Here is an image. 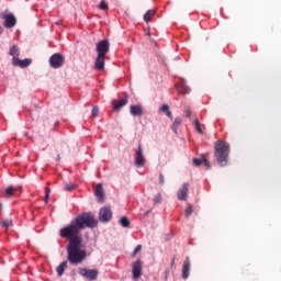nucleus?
<instances>
[{"label":"nucleus","instance_id":"f257e3e1","mask_svg":"<svg viewBox=\"0 0 281 281\" xmlns=\"http://www.w3.org/2000/svg\"><path fill=\"white\" fill-rule=\"evenodd\" d=\"M98 227V220L93 213H82L59 231L60 238H66L67 260L70 265H82L87 258V250L82 247V229Z\"/></svg>","mask_w":281,"mask_h":281},{"label":"nucleus","instance_id":"f03ea898","mask_svg":"<svg viewBox=\"0 0 281 281\" xmlns=\"http://www.w3.org/2000/svg\"><path fill=\"white\" fill-rule=\"evenodd\" d=\"M229 157V145L226 142L218 140L215 144V158L220 166H227V159Z\"/></svg>","mask_w":281,"mask_h":281},{"label":"nucleus","instance_id":"7ed1b4c3","mask_svg":"<svg viewBox=\"0 0 281 281\" xmlns=\"http://www.w3.org/2000/svg\"><path fill=\"white\" fill-rule=\"evenodd\" d=\"M134 165L136 168H144L146 166V156H144V148L138 145L134 154Z\"/></svg>","mask_w":281,"mask_h":281},{"label":"nucleus","instance_id":"20e7f679","mask_svg":"<svg viewBox=\"0 0 281 281\" xmlns=\"http://www.w3.org/2000/svg\"><path fill=\"white\" fill-rule=\"evenodd\" d=\"M78 273L89 281H95L98 280V276H100V271H98V269L79 268Z\"/></svg>","mask_w":281,"mask_h":281},{"label":"nucleus","instance_id":"39448f33","mask_svg":"<svg viewBox=\"0 0 281 281\" xmlns=\"http://www.w3.org/2000/svg\"><path fill=\"white\" fill-rule=\"evenodd\" d=\"M65 65V57L60 53H55L49 57V66L52 69H60Z\"/></svg>","mask_w":281,"mask_h":281},{"label":"nucleus","instance_id":"423d86ee","mask_svg":"<svg viewBox=\"0 0 281 281\" xmlns=\"http://www.w3.org/2000/svg\"><path fill=\"white\" fill-rule=\"evenodd\" d=\"M110 47L111 44L109 43V40H102L97 44L95 52L99 56H106V54H109Z\"/></svg>","mask_w":281,"mask_h":281},{"label":"nucleus","instance_id":"0eeeda50","mask_svg":"<svg viewBox=\"0 0 281 281\" xmlns=\"http://www.w3.org/2000/svg\"><path fill=\"white\" fill-rule=\"evenodd\" d=\"M112 216H113V213L111 212V207H109V206H103L99 211V221L101 223H109V221H111Z\"/></svg>","mask_w":281,"mask_h":281},{"label":"nucleus","instance_id":"6e6552de","mask_svg":"<svg viewBox=\"0 0 281 281\" xmlns=\"http://www.w3.org/2000/svg\"><path fill=\"white\" fill-rule=\"evenodd\" d=\"M142 260H136L132 263V276L133 280H139L142 278Z\"/></svg>","mask_w":281,"mask_h":281},{"label":"nucleus","instance_id":"1a4fd4ad","mask_svg":"<svg viewBox=\"0 0 281 281\" xmlns=\"http://www.w3.org/2000/svg\"><path fill=\"white\" fill-rule=\"evenodd\" d=\"M12 65L13 67H20L21 69H26V67H30L32 65V59L31 58L20 59L19 57L12 58Z\"/></svg>","mask_w":281,"mask_h":281},{"label":"nucleus","instance_id":"9d476101","mask_svg":"<svg viewBox=\"0 0 281 281\" xmlns=\"http://www.w3.org/2000/svg\"><path fill=\"white\" fill-rule=\"evenodd\" d=\"M189 190H190V184L189 183H183L177 192L178 200L179 201H187Z\"/></svg>","mask_w":281,"mask_h":281},{"label":"nucleus","instance_id":"9b49d317","mask_svg":"<svg viewBox=\"0 0 281 281\" xmlns=\"http://www.w3.org/2000/svg\"><path fill=\"white\" fill-rule=\"evenodd\" d=\"M130 113L134 117H139V116L144 115V108L140 104L131 105L130 106Z\"/></svg>","mask_w":281,"mask_h":281},{"label":"nucleus","instance_id":"f8f14e48","mask_svg":"<svg viewBox=\"0 0 281 281\" xmlns=\"http://www.w3.org/2000/svg\"><path fill=\"white\" fill-rule=\"evenodd\" d=\"M4 27H14L16 25V18L13 14H4Z\"/></svg>","mask_w":281,"mask_h":281},{"label":"nucleus","instance_id":"ddd939ff","mask_svg":"<svg viewBox=\"0 0 281 281\" xmlns=\"http://www.w3.org/2000/svg\"><path fill=\"white\" fill-rule=\"evenodd\" d=\"M104 58H106V55H97L94 60V69L98 71H102V69H104Z\"/></svg>","mask_w":281,"mask_h":281},{"label":"nucleus","instance_id":"4468645a","mask_svg":"<svg viewBox=\"0 0 281 281\" xmlns=\"http://www.w3.org/2000/svg\"><path fill=\"white\" fill-rule=\"evenodd\" d=\"M182 278L188 280L190 278V257H187L182 266Z\"/></svg>","mask_w":281,"mask_h":281},{"label":"nucleus","instance_id":"2eb2a0df","mask_svg":"<svg viewBox=\"0 0 281 281\" xmlns=\"http://www.w3.org/2000/svg\"><path fill=\"white\" fill-rule=\"evenodd\" d=\"M94 194L99 201V203L104 202V189H102V183L97 184L94 189Z\"/></svg>","mask_w":281,"mask_h":281},{"label":"nucleus","instance_id":"dca6fc26","mask_svg":"<svg viewBox=\"0 0 281 281\" xmlns=\"http://www.w3.org/2000/svg\"><path fill=\"white\" fill-rule=\"evenodd\" d=\"M177 89L179 93H182V94L190 93V87L186 85V79L183 78L180 79V83L177 85Z\"/></svg>","mask_w":281,"mask_h":281},{"label":"nucleus","instance_id":"f3484780","mask_svg":"<svg viewBox=\"0 0 281 281\" xmlns=\"http://www.w3.org/2000/svg\"><path fill=\"white\" fill-rule=\"evenodd\" d=\"M126 104H128V99L127 98H123L119 101H114L113 102V110L114 111H120V109H122V106H126Z\"/></svg>","mask_w":281,"mask_h":281},{"label":"nucleus","instance_id":"a211bd4d","mask_svg":"<svg viewBox=\"0 0 281 281\" xmlns=\"http://www.w3.org/2000/svg\"><path fill=\"white\" fill-rule=\"evenodd\" d=\"M181 122H183V119L181 117H176L172 125H171V131H173V133H177L179 126H181Z\"/></svg>","mask_w":281,"mask_h":281},{"label":"nucleus","instance_id":"6ab92c4d","mask_svg":"<svg viewBox=\"0 0 281 281\" xmlns=\"http://www.w3.org/2000/svg\"><path fill=\"white\" fill-rule=\"evenodd\" d=\"M65 269H67V261H63L57 268V276L60 278L63 273H65Z\"/></svg>","mask_w":281,"mask_h":281},{"label":"nucleus","instance_id":"aec40b11","mask_svg":"<svg viewBox=\"0 0 281 281\" xmlns=\"http://www.w3.org/2000/svg\"><path fill=\"white\" fill-rule=\"evenodd\" d=\"M156 11L155 10H148L145 14H144V21L145 23H150V20L153 19V16H155Z\"/></svg>","mask_w":281,"mask_h":281},{"label":"nucleus","instance_id":"412c9836","mask_svg":"<svg viewBox=\"0 0 281 281\" xmlns=\"http://www.w3.org/2000/svg\"><path fill=\"white\" fill-rule=\"evenodd\" d=\"M119 224L121 227H125V228L131 227V221L126 216L121 217L119 221Z\"/></svg>","mask_w":281,"mask_h":281},{"label":"nucleus","instance_id":"4be33fe9","mask_svg":"<svg viewBox=\"0 0 281 281\" xmlns=\"http://www.w3.org/2000/svg\"><path fill=\"white\" fill-rule=\"evenodd\" d=\"M161 113H165L167 115V117H169L170 120H172V112H170V106H168V104H164L160 108Z\"/></svg>","mask_w":281,"mask_h":281},{"label":"nucleus","instance_id":"5701e85b","mask_svg":"<svg viewBox=\"0 0 281 281\" xmlns=\"http://www.w3.org/2000/svg\"><path fill=\"white\" fill-rule=\"evenodd\" d=\"M10 56H12V58H19L20 56V50H19V47L16 45H13L11 48H10Z\"/></svg>","mask_w":281,"mask_h":281},{"label":"nucleus","instance_id":"b1692460","mask_svg":"<svg viewBox=\"0 0 281 281\" xmlns=\"http://www.w3.org/2000/svg\"><path fill=\"white\" fill-rule=\"evenodd\" d=\"M14 191H15L14 187L7 188L4 191V196L7 199H10V196H14Z\"/></svg>","mask_w":281,"mask_h":281},{"label":"nucleus","instance_id":"393cba45","mask_svg":"<svg viewBox=\"0 0 281 281\" xmlns=\"http://www.w3.org/2000/svg\"><path fill=\"white\" fill-rule=\"evenodd\" d=\"M162 199H164V198H162L161 193H157V194L154 196V205H160Z\"/></svg>","mask_w":281,"mask_h":281},{"label":"nucleus","instance_id":"a878e982","mask_svg":"<svg viewBox=\"0 0 281 281\" xmlns=\"http://www.w3.org/2000/svg\"><path fill=\"white\" fill-rule=\"evenodd\" d=\"M64 190H66L67 192H71V190H76V184L75 183H65Z\"/></svg>","mask_w":281,"mask_h":281},{"label":"nucleus","instance_id":"bb28decb","mask_svg":"<svg viewBox=\"0 0 281 281\" xmlns=\"http://www.w3.org/2000/svg\"><path fill=\"white\" fill-rule=\"evenodd\" d=\"M194 126H195V131H198V133L203 134V130L201 128V123L199 122V119L194 120Z\"/></svg>","mask_w":281,"mask_h":281},{"label":"nucleus","instance_id":"cd10ccee","mask_svg":"<svg viewBox=\"0 0 281 281\" xmlns=\"http://www.w3.org/2000/svg\"><path fill=\"white\" fill-rule=\"evenodd\" d=\"M184 214H186L187 218H190V216L192 215V205L189 204L187 206Z\"/></svg>","mask_w":281,"mask_h":281},{"label":"nucleus","instance_id":"c85d7f7f","mask_svg":"<svg viewBox=\"0 0 281 281\" xmlns=\"http://www.w3.org/2000/svg\"><path fill=\"white\" fill-rule=\"evenodd\" d=\"M49 193H50L49 188H45L44 203H48L49 202Z\"/></svg>","mask_w":281,"mask_h":281},{"label":"nucleus","instance_id":"c756f323","mask_svg":"<svg viewBox=\"0 0 281 281\" xmlns=\"http://www.w3.org/2000/svg\"><path fill=\"white\" fill-rule=\"evenodd\" d=\"M2 227H12V220H3Z\"/></svg>","mask_w":281,"mask_h":281},{"label":"nucleus","instance_id":"7c9ffc66","mask_svg":"<svg viewBox=\"0 0 281 281\" xmlns=\"http://www.w3.org/2000/svg\"><path fill=\"white\" fill-rule=\"evenodd\" d=\"M99 8H100V10H109V5L106 4V2L104 0L101 1Z\"/></svg>","mask_w":281,"mask_h":281},{"label":"nucleus","instance_id":"2f4dec72","mask_svg":"<svg viewBox=\"0 0 281 281\" xmlns=\"http://www.w3.org/2000/svg\"><path fill=\"white\" fill-rule=\"evenodd\" d=\"M202 164L205 166V168L210 169V161L207 158H205V156H202Z\"/></svg>","mask_w":281,"mask_h":281},{"label":"nucleus","instance_id":"473e14b6","mask_svg":"<svg viewBox=\"0 0 281 281\" xmlns=\"http://www.w3.org/2000/svg\"><path fill=\"white\" fill-rule=\"evenodd\" d=\"M98 113H100V108L93 106V109H92V115H93V117H98Z\"/></svg>","mask_w":281,"mask_h":281},{"label":"nucleus","instance_id":"72a5a7b5","mask_svg":"<svg viewBox=\"0 0 281 281\" xmlns=\"http://www.w3.org/2000/svg\"><path fill=\"white\" fill-rule=\"evenodd\" d=\"M193 164H194V166H201V164H203V158H201V159L194 158Z\"/></svg>","mask_w":281,"mask_h":281},{"label":"nucleus","instance_id":"f704fd0d","mask_svg":"<svg viewBox=\"0 0 281 281\" xmlns=\"http://www.w3.org/2000/svg\"><path fill=\"white\" fill-rule=\"evenodd\" d=\"M159 183H160V186H164V183H166V180L164 178V173L159 175Z\"/></svg>","mask_w":281,"mask_h":281},{"label":"nucleus","instance_id":"c9c22d12","mask_svg":"<svg viewBox=\"0 0 281 281\" xmlns=\"http://www.w3.org/2000/svg\"><path fill=\"white\" fill-rule=\"evenodd\" d=\"M138 251H142V245L136 246V248L134 249V255L137 254Z\"/></svg>","mask_w":281,"mask_h":281},{"label":"nucleus","instance_id":"e433bc0d","mask_svg":"<svg viewBox=\"0 0 281 281\" xmlns=\"http://www.w3.org/2000/svg\"><path fill=\"white\" fill-rule=\"evenodd\" d=\"M186 115H187V117H190L192 115V112L190 111V108L186 109Z\"/></svg>","mask_w":281,"mask_h":281},{"label":"nucleus","instance_id":"4c0bfd02","mask_svg":"<svg viewBox=\"0 0 281 281\" xmlns=\"http://www.w3.org/2000/svg\"><path fill=\"white\" fill-rule=\"evenodd\" d=\"M165 280H168V270L166 271Z\"/></svg>","mask_w":281,"mask_h":281},{"label":"nucleus","instance_id":"58836bf2","mask_svg":"<svg viewBox=\"0 0 281 281\" xmlns=\"http://www.w3.org/2000/svg\"><path fill=\"white\" fill-rule=\"evenodd\" d=\"M0 34H3V27L0 26Z\"/></svg>","mask_w":281,"mask_h":281},{"label":"nucleus","instance_id":"ea45409f","mask_svg":"<svg viewBox=\"0 0 281 281\" xmlns=\"http://www.w3.org/2000/svg\"><path fill=\"white\" fill-rule=\"evenodd\" d=\"M147 214H150V211H148V212L145 214V216H146Z\"/></svg>","mask_w":281,"mask_h":281}]
</instances>
